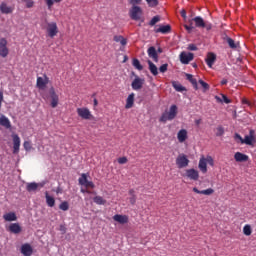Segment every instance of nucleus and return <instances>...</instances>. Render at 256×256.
I'll use <instances>...</instances> for the list:
<instances>
[{
    "label": "nucleus",
    "mask_w": 256,
    "mask_h": 256,
    "mask_svg": "<svg viewBox=\"0 0 256 256\" xmlns=\"http://www.w3.org/2000/svg\"><path fill=\"white\" fill-rule=\"evenodd\" d=\"M223 41H225L228 44L230 49H237V43L235 42V40H233V38L229 36H224Z\"/></svg>",
    "instance_id": "27"
},
{
    "label": "nucleus",
    "mask_w": 256,
    "mask_h": 256,
    "mask_svg": "<svg viewBox=\"0 0 256 256\" xmlns=\"http://www.w3.org/2000/svg\"><path fill=\"white\" fill-rule=\"evenodd\" d=\"M22 3H25L27 9H32L35 5L33 0H22Z\"/></svg>",
    "instance_id": "44"
},
{
    "label": "nucleus",
    "mask_w": 256,
    "mask_h": 256,
    "mask_svg": "<svg viewBox=\"0 0 256 256\" xmlns=\"http://www.w3.org/2000/svg\"><path fill=\"white\" fill-rule=\"evenodd\" d=\"M0 11H1V13H3L4 15H9V14L13 13L14 8L11 7V6H8L7 3L2 2V3L0 4Z\"/></svg>",
    "instance_id": "19"
},
{
    "label": "nucleus",
    "mask_w": 256,
    "mask_h": 256,
    "mask_svg": "<svg viewBox=\"0 0 256 256\" xmlns=\"http://www.w3.org/2000/svg\"><path fill=\"white\" fill-rule=\"evenodd\" d=\"M93 201L96 203V205H105V203H107V200L103 199L101 196L94 197Z\"/></svg>",
    "instance_id": "37"
},
{
    "label": "nucleus",
    "mask_w": 256,
    "mask_h": 256,
    "mask_svg": "<svg viewBox=\"0 0 256 256\" xmlns=\"http://www.w3.org/2000/svg\"><path fill=\"white\" fill-rule=\"evenodd\" d=\"M60 231L61 233L65 234L67 233V228L64 225H60Z\"/></svg>",
    "instance_id": "59"
},
{
    "label": "nucleus",
    "mask_w": 256,
    "mask_h": 256,
    "mask_svg": "<svg viewBox=\"0 0 256 256\" xmlns=\"http://www.w3.org/2000/svg\"><path fill=\"white\" fill-rule=\"evenodd\" d=\"M255 143H256L255 130H250L249 135H246L244 137V140H242V145H250L251 147H253Z\"/></svg>",
    "instance_id": "6"
},
{
    "label": "nucleus",
    "mask_w": 256,
    "mask_h": 256,
    "mask_svg": "<svg viewBox=\"0 0 256 256\" xmlns=\"http://www.w3.org/2000/svg\"><path fill=\"white\" fill-rule=\"evenodd\" d=\"M81 193H88V194H91V191H90V190L81 189Z\"/></svg>",
    "instance_id": "64"
},
{
    "label": "nucleus",
    "mask_w": 256,
    "mask_h": 256,
    "mask_svg": "<svg viewBox=\"0 0 256 256\" xmlns=\"http://www.w3.org/2000/svg\"><path fill=\"white\" fill-rule=\"evenodd\" d=\"M76 113L78 116H80L81 119H84L85 121H92L95 117L91 113V110L87 107L77 108Z\"/></svg>",
    "instance_id": "2"
},
{
    "label": "nucleus",
    "mask_w": 256,
    "mask_h": 256,
    "mask_svg": "<svg viewBox=\"0 0 256 256\" xmlns=\"http://www.w3.org/2000/svg\"><path fill=\"white\" fill-rule=\"evenodd\" d=\"M186 79L189 81L194 87L195 91L199 90V85L197 84V79L193 78L192 74H186Z\"/></svg>",
    "instance_id": "30"
},
{
    "label": "nucleus",
    "mask_w": 256,
    "mask_h": 256,
    "mask_svg": "<svg viewBox=\"0 0 256 256\" xmlns=\"http://www.w3.org/2000/svg\"><path fill=\"white\" fill-rule=\"evenodd\" d=\"M198 167H199L200 171H202L203 173H207V162H206L205 158H201L199 160Z\"/></svg>",
    "instance_id": "32"
},
{
    "label": "nucleus",
    "mask_w": 256,
    "mask_h": 256,
    "mask_svg": "<svg viewBox=\"0 0 256 256\" xmlns=\"http://www.w3.org/2000/svg\"><path fill=\"white\" fill-rule=\"evenodd\" d=\"M8 231H10V233H14V235H19V233L22 231V228L19 223H12L9 225Z\"/></svg>",
    "instance_id": "20"
},
{
    "label": "nucleus",
    "mask_w": 256,
    "mask_h": 256,
    "mask_svg": "<svg viewBox=\"0 0 256 256\" xmlns=\"http://www.w3.org/2000/svg\"><path fill=\"white\" fill-rule=\"evenodd\" d=\"M129 201L131 205H135V203H137V196L136 195L131 196Z\"/></svg>",
    "instance_id": "57"
},
{
    "label": "nucleus",
    "mask_w": 256,
    "mask_h": 256,
    "mask_svg": "<svg viewBox=\"0 0 256 256\" xmlns=\"http://www.w3.org/2000/svg\"><path fill=\"white\" fill-rule=\"evenodd\" d=\"M23 147H24L25 151H31V149H33V146H31V142H29V141H25L23 143Z\"/></svg>",
    "instance_id": "48"
},
{
    "label": "nucleus",
    "mask_w": 256,
    "mask_h": 256,
    "mask_svg": "<svg viewBox=\"0 0 256 256\" xmlns=\"http://www.w3.org/2000/svg\"><path fill=\"white\" fill-rule=\"evenodd\" d=\"M46 203L48 207H55V198L50 196L48 192H46Z\"/></svg>",
    "instance_id": "34"
},
{
    "label": "nucleus",
    "mask_w": 256,
    "mask_h": 256,
    "mask_svg": "<svg viewBox=\"0 0 256 256\" xmlns=\"http://www.w3.org/2000/svg\"><path fill=\"white\" fill-rule=\"evenodd\" d=\"M186 177H188V179H191L192 181H198L199 180V171L195 170V169H188L186 170Z\"/></svg>",
    "instance_id": "15"
},
{
    "label": "nucleus",
    "mask_w": 256,
    "mask_h": 256,
    "mask_svg": "<svg viewBox=\"0 0 256 256\" xmlns=\"http://www.w3.org/2000/svg\"><path fill=\"white\" fill-rule=\"evenodd\" d=\"M187 137H188L187 130H185V129H181L177 133V139H178L179 143H185V141H187Z\"/></svg>",
    "instance_id": "24"
},
{
    "label": "nucleus",
    "mask_w": 256,
    "mask_h": 256,
    "mask_svg": "<svg viewBox=\"0 0 256 256\" xmlns=\"http://www.w3.org/2000/svg\"><path fill=\"white\" fill-rule=\"evenodd\" d=\"M205 161H206V163H208V165H210L211 167H213V165H215V161L213 160V157H211V156H207V157L205 158Z\"/></svg>",
    "instance_id": "50"
},
{
    "label": "nucleus",
    "mask_w": 256,
    "mask_h": 256,
    "mask_svg": "<svg viewBox=\"0 0 256 256\" xmlns=\"http://www.w3.org/2000/svg\"><path fill=\"white\" fill-rule=\"evenodd\" d=\"M129 195H130L131 197H133V195H135V190L130 189V190H129Z\"/></svg>",
    "instance_id": "62"
},
{
    "label": "nucleus",
    "mask_w": 256,
    "mask_h": 256,
    "mask_svg": "<svg viewBox=\"0 0 256 256\" xmlns=\"http://www.w3.org/2000/svg\"><path fill=\"white\" fill-rule=\"evenodd\" d=\"M26 189L29 193H31V191H37V189H39V184L35 182L28 183Z\"/></svg>",
    "instance_id": "33"
},
{
    "label": "nucleus",
    "mask_w": 256,
    "mask_h": 256,
    "mask_svg": "<svg viewBox=\"0 0 256 256\" xmlns=\"http://www.w3.org/2000/svg\"><path fill=\"white\" fill-rule=\"evenodd\" d=\"M79 185H85L87 183V174L83 173L79 178Z\"/></svg>",
    "instance_id": "45"
},
{
    "label": "nucleus",
    "mask_w": 256,
    "mask_h": 256,
    "mask_svg": "<svg viewBox=\"0 0 256 256\" xmlns=\"http://www.w3.org/2000/svg\"><path fill=\"white\" fill-rule=\"evenodd\" d=\"M134 103H135V93H131L126 100L125 109H131Z\"/></svg>",
    "instance_id": "26"
},
{
    "label": "nucleus",
    "mask_w": 256,
    "mask_h": 256,
    "mask_svg": "<svg viewBox=\"0 0 256 256\" xmlns=\"http://www.w3.org/2000/svg\"><path fill=\"white\" fill-rule=\"evenodd\" d=\"M172 86L175 89V91H178L179 93H183V91H187V89L180 83L173 82Z\"/></svg>",
    "instance_id": "35"
},
{
    "label": "nucleus",
    "mask_w": 256,
    "mask_h": 256,
    "mask_svg": "<svg viewBox=\"0 0 256 256\" xmlns=\"http://www.w3.org/2000/svg\"><path fill=\"white\" fill-rule=\"evenodd\" d=\"M21 253L24 256H31V255H33V247H31V245L27 244V243L23 244L21 246Z\"/></svg>",
    "instance_id": "17"
},
{
    "label": "nucleus",
    "mask_w": 256,
    "mask_h": 256,
    "mask_svg": "<svg viewBox=\"0 0 256 256\" xmlns=\"http://www.w3.org/2000/svg\"><path fill=\"white\" fill-rule=\"evenodd\" d=\"M146 2L149 5V7H157V5H159L158 0H146Z\"/></svg>",
    "instance_id": "46"
},
{
    "label": "nucleus",
    "mask_w": 256,
    "mask_h": 256,
    "mask_svg": "<svg viewBox=\"0 0 256 256\" xmlns=\"http://www.w3.org/2000/svg\"><path fill=\"white\" fill-rule=\"evenodd\" d=\"M234 139L235 141H240V143L243 144L244 139L238 133L234 135Z\"/></svg>",
    "instance_id": "55"
},
{
    "label": "nucleus",
    "mask_w": 256,
    "mask_h": 256,
    "mask_svg": "<svg viewBox=\"0 0 256 256\" xmlns=\"http://www.w3.org/2000/svg\"><path fill=\"white\" fill-rule=\"evenodd\" d=\"M223 133H225V130L223 129V127H218L217 128V133H216V135H217V137H221V135H223Z\"/></svg>",
    "instance_id": "53"
},
{
    "label": "nucleus",
    "mask_w": 256,
    "mask_h": 256,
    "mask_svg": "<svg viewBox=\"0 0 256 256\" xmlns=\"http://www.w3.org/2000/svg\"><path fill=\"white\" fill-rule=\"evenodd\" d=\"M159 21H161V16L159 15L154 16L149 22L150 27H155V25H157Z\"/></svg>",
    "instance_id": "38"
},
{
    "label": "nucleus",
    "mask_w": 256,
    "mask_h": 256,
    "mask_svg": "<svg viewBox=\"0 0 256 256\" xmlns=\"http://www.w3.org/2000/svg\"><path fill=\"white\" fill-rule=\"evenodd\" d=\"M177 113H179L177 105L173 104L170 106L169 111H165L159 121L160 123H167V121H173V119H175V117H177Z\"/></svg>",
    "instance_id": "1"
},
{
    "label": "nucleus",
    "mask_w": 256,
    "mask_h": 256,
    "mask_svg": "<svg viewBox=\"0 0 256 256\" xmlns=\"http://www.w3.org/2000/svg\"><path fill=\"white\" fill-rule=\"evenodd\" d=\"M143 0H128V3L132 5V7H137V5H141Z\"/></svg>",
    "instance_id": "47"
},
{
    "label": "nucleus",
    "mask_w": 256,
    "mask_h": 256,
    "mask_svg": "<svg viewBox=\"0 0 256 256\" xmlns=\"http://www.w3.org/2000/svg\"><path fill=\"white\" fill-rule=\"evenodd\" d=\"M3 219L4 221H17V214H15V212H9L3 215Z\"/></svg>",
    "instance_id": "29"
},
{
    "label": "nucleus",
    "mask_w": 256,
    "mask_h": 256,
    "mask_svg": "<svg viewBox=\"0 0 256 256\" xmlns=\"http://www.w3.org/2000/svg\"><path fill=\"white\" fill-rule=\"evenodd\" d=\"M190 20L192 21V23H195V27H198L199 29H202V27H205V20H203L200 16H197Z\"/></svg>",
    "instance_id": "25"
},
{
    "label": "nucleus",
    "mask_w": 256,
    "mask_h": 256,
    "mask_svg": "<svg viewBox=\"0 0 256 256\" xmlns=\"http://www.w3.org/2000/svg\"><path fill=\"white\" fill-rule=\"evenodd\" d=\"M59 209H61V211H69V202L64 201L59 205Z\"/></svg>",
    "instance_id": "43"
},
{
    "label": "nucleus",
    "mask_w": 256,
    "mask_h": 256,
    "mask_svg": "<svg viewBox=\"0 0 256 256\" xmlns=\"http://www.w3.org/2000/svg\"><path fill=\"white\" fill-rule=\"evenodd\" d=\"M147 53H148V57H150V59H153L155 63L159 62V54L157 53V49H155L154 46L149 47L147 50Z\"/></svg>",
    "instance_id": "14"
},
{
    "label": "nucleus",
    "mask_w": 256,
    "mask_h": 256,
    "mask_svg": "<svg viewBox=\"0 0 256 256\" xmlns=\"http://www.w3.org/2000/svg\"><path fill=\"white\" fill-rule=\"evenodd\" d=\"M215 61H217V55H215V53L210 52L207 55L206 58V64L208 65V67L211 69V67H213Z\"/></svg>",
    "instance_id": "21"
},
{
    "label": "nucleus",
    "mask_w": 256,
    "mask_h": 256,
    "mask_svg": "<svg viewBox=\"0 0 256 256\" xmlns=\"http://www.w3.org/2000/svg\"><path fill=\"white\" fill-rule=\"evenodd\" d=\"M12 141H13V154L17 155L21 147V138L17 134H12Z\"/></svg>",
    "instance_id": "9"
},
{
    "label": "nucleus",
    "mask_w": 256,
    "mask_h": 256,
    "mask_svg": "<svg viewBox=\"0 0 256 256\" xmlns=\"http://www.w3.org/2000/svg\"><path fill=\"white\" fill-rule=\"evenodd\" d=\"M169 67V64H163L159 67L160 73H167V69Z\"/></svg>",
    "instance_id": "51"
},
{
    "label": "nucleus",
    "mask_w": 256,
    "mask_h": 256,
    "mask_svg": "<svg viewBox=\"0 0 256 256\" xmlns=\"http://www.w3.org/2000/svg\"><path fill=\"white\" fill-rule=\"evenodd\" d=\"M181 17H183L185 19V17H187V12L185 10H182L181 12Z\"/></svg>",
    "instance_id": "61"
},
{
    "label": "nucleus",
    "mask_w": 256,
    "mask_h": 256,
    "mask_svg": "<svg viewBox=\"0 0 256 256\" xmlns=\"http://www.w3.org/2000/svg\"><path fill=\"white\" fill-rule=\"evenodd\" d=\"M127 157H120L118 158V163L119 165H125V163H127Z\"/></svg>",
    "instance_id": "54"
},
{
    "label": "nucleus",
    "mask_w": 256,
    "mask_h": 256,
    "mask_svg": "<svg viewBox=\"0 0 256 256\" xmlns=\"http://www.w3.org/2000/svg\"><path fill=\"white\" fill-rule=\"evenodd\" d=\"M49 95L51 98V107L55 109L59 105V95L55 92V88H50Z\"/></svg>",
    "instance_id": "10"
},
{
    "label": "nucleus",
    "mask_w": 256,
    "mask_h": 256,
    "mask_svg": "<svg viewBox=\"0 0 256 256\" xmlns=\"http://www.w3.org/2000/svg\"><path fill=\"white\" fill-rule=\"evenodd\" d=\"M84 187H86V189H95V184L93 183V181H86V183L84 184Z\"/></svg>",
    "instance_id": "49"
},
{
    "label": "nucleus",
    "mask_w": 256,
    "mask_h": 256,
    "mask_svg": "<svg viewBox=\"0 0 256 256\" xmlns=\"http://www.w3.org/2000/svg\"><path fill=\"white\" fill-rule=\"evenodd\" d=\"M220 83H221V85H227L228 81H227V79H223Z\"/></svg>",
    "instance_id": "63"
},
{
    "label": "nucleus",
    "mask_w": 256,
    "mask_h": 256,
    "mask_svg": "<svg viewBox=\"0 0 256 256\" xmlns=\"http://www.w3.org/2000/svg\"><path fill=\"white\" fill-rule=\"evenodd\" d=\"M2 103H3V91L0 90V109H1Z\"/></svg>",
    "instance_id": "60"
},
{
    "label": "nucleus",
    "mask_w": 256,
    "mask_h": 256,
    "mask_svg": "<svg viewBox=\"0 0 256 256\" xmlns=\"http://www.w3.org/2000/svg\"><path fill=\"white\" fill-rule=\"evenodd\" d=\"M133 67H135V69H137L138 71H143V65H141V62L139 61V59L134 58L133 62H132Z\"/></svg>",
    "instance_id": "36"
},
{
    "label": "nucleus",
    "mask_w": 256,
    "mask_h": 256,
    "mask_svg": "<svg viewBox=\"0 0 256 256\" xmlns=\"http://www.w3.org/2000/svg\"><path fill=\"white\" fill-rule=\"evenodd\" d=\"M46 33L48 37H50V39L57 37V34L59 33V27H57V22L47 23Z\"/></svg>",
    "instance_id": "4"
},
{
    "label": "nucleus",
    "mask_w": 256,
    "mask_h": 256,
    "mask_svg": "<svg viewBox=\"0 0 256 256\" xmlns=\"http://www.w3.org/2000/svg\"><path fill=\"white\" fill-rule=\"evenodd\" d=\"M184 29H186V31H188V33H191V31L193 29H195V26H193V21L191 19L189 20L188 25L187 24L184 25Z\"/></svg>",
    "instance_id": "42"
},
{
    "label": "nucleus",
    "mask_w": 256,
    "mask_h": 256,
    "mask_svg": "<svg viewBox=\"0 0 256 256\" xmlns=\"http://www.w3.org/2000/svg\"><path fill=\"white\" fill-rule=\"evenodd\" d=\"M48 84H49V78L47 77V75H44V78L43 77L37 78L36 85L38 89H45V87H47Z\"/></svg>",
    "instance_id": "12"
},
{
    "label": "nucleus",
    "mask_w": 256,
    "mask_h": 256,
    "mask_svg": "<svg viewBox=\"0 0 256 256\" xmlns=\"http://www.w3.org/2000/svg\"><path fill=\"white\" fill-rule=\"evenodd\" d=\"M0 125L1 127H4L5 129H11V120L7 118L5 115L0 116Z\"/></svg>",
    "instance_id": "22"
},
{
    "label": "nucleus",
    "mask_w": 256,
    "mask_h": 256,
    "mask_svg": "<svg viewBox=\"0 0 256 256\" xmlns=\"http://www.w3.org/2000/svg\"><path fill=\"white\" fill-rule=\"evenodd\" d=\"M143 16V9L139 6L131 7L129 10V17L132 21H140Z\"/></svg>",
    "instance_id": "3"
},
{
    "label": "nucleus",
    "mask_w": 256,
    "mask_h": 256,
    "mask_svg": "<svg viewBox=\"0 0 256 256\" xmlns=\"http://www.w3.org/2000/svg\"><path fill=\"white\" fill-rule=\"evenodd\" d=\"M9 55V48L7 47V39L1 38L0 39V57H7Z\"/></svg>",
    "instance_id": "8"
},
{
    "label": "nucleus",
    "mask_w": 256,
    "mask_h": 256,
    "mask_svg": "<svg viewBox=\"0 0 256 256\" xmlns=\"http://www.w3.org/2000/svg\"><path fill=\"white\" fill-rule=\"evenodd\" d=\"M176 165L178 169H185V167L189 166V158H187V155L180 154L176 158Z\"/></svg>",
    "instance_id": "5"
},
{
    "label": "nucleus",
    "mask_w": 256,
    "mask_h": 256,
    "mask_svg": "<svg viewBox=\"0 0 256 256\" xmlns=\"http://www.w3.org/2000/svg\"><path fill=\"white\" fill-rule=\"evenodd\" d=\"M243 233H244V235H246V237H249L251 235V233H253V230L251 229V225L246 224L243 227Z\"/></svg>",
    "instance_id": "39"
},
{
    "label": "nucleus",
    "mask_w": 256,
    "mask_h": 256,
    "mask_svg": "<svg viewBox=\"0 0 256 256\" xmlns=\"http://www.w3.org/2000/svg\"><path fill=\"white\" fill-rule=\"evenodd\" d=\"M188 50L189 51H197V46L195 44H189L188 45Z\"/></svg>",
    "instance_id": "58"
},
{
    "label": "nucleus",
    "mask_w": 256,
    "mask_h": 256,
    "mask_svg": "<svg viewBox=\"0 0 256 256\" xmlns=\"http://www.w3.org/2000/svg\"><path fill=\"white\" fill-rule=\"evenodd\" d=\"M148 65L150 73H152L154 77H157V75H159V69L157 66L151 60H148Z\"/></svg>",
    "instance_id": "28"
},
{
    "label": "nucleus",
    "mask_w": 256,
    "mask_h": 256,
    "mask_svg": "<svg viewBox=\"0 0 256 256\" xmlns=\"http://www.w3.org/2000/svg\"><path fill=\"white\" fill-rule=\"evenodd\" d=\"M113 39L116 43H120L122 47H125V45H127V39L121 35H115Z\"/></svg>",
    "instance_id": "31"
},
{
    "label": "nucleus",
    "mask_w": 256,
    "mask_h": 256,
    "mask_svg": "<svg viewBox=\"0 0 256 256\" xmlns=\"http://www.w3.org/2000/svg\"><path fill=\"white\" fill-rule=\"evenodd\" d=\"M113 220L116 221V223H120V225H125V224L129 223V216L121 215V214H115L113 216Z\"/></svg>",
    "instance_id": "13"
},
{
    "label": "nucleus",
    "mask_w": 256,
    "mask_h": 256,
    "mask_svg": "<svg viewBox=\"0 0 256 256\" xmlns=\"http://www.w3.org/2000/svg\"><path fill=\"white\" fill-rule=\"evenodd\" d=\"M234 159L237 163H245V162L249 161V156L246 154H243L241 152H236L234 154Z\"/></svg>",
    "instance_id": "16"
},
{
    "label": "nucleus",
    "mask_w": 256,
    "mask_h": 256,
    "mask_svg": "<svg viewBox=\"0 0 256 256\" xmlns=\"http://www.w3.org/2000/svg\"><path fill=\"white\" fill-rule=\"evenodd\" d=\"M198 83L201 85L202 89H203V93H207V91H209L210 86L209 84H207V82L203 81L202 79H200L198 81Z\"/></svg>",
    "instance_id": "40"
},
{
    "label": "nucleus",
    "mask_w": 256,
    "mask_h": 256,
    "mask_svg": "<svg viewBox=\"0 0 256 256\" xmlns=\"http://www.w3.org/2000/svg\"><path fill=\"white\" fill-rule=\"evenodd\" d=\"M194 193H197L198 195H213L215 193V190L213 188H208L206 190H199L197 187H194L192 189Z\"/></svg>",
    "instance_id": "23"
},
{
    "label": "nucleus",
    "mask_w": 256,
    "mask_h": 256,
    "mask_svg": "<svg viewBox=\"0 0 256 256\" xmlns=\"http://www.w3.org/2000/svg\"><path fill=\"white\" fill-rule=\"evenodd\" d=\"M54 4H55V0H46V5L48 9H51V7H53Z\"/></svg>",
    "instance_id": "56"
},
{
    "label": "nucleus",
    "mask_w": 256,
    "mask_h": 256,
    "mask_svg": "<svg viewBox=\"0 0 256 256\" xmlns=\"http://www.w3.org/2000/svg\"><path fill=\"white\" fill-rule=\"evenodd\" d=\"M145 83V80L139 77H136L133 81H132V89L134 91H139V89H143V84Z\"/></svg>",
    "instance_id": "11"
},
{
    "label": "nucleus",
    "mask_w": 256,
    "mask_h": 256,
    "mask_svg": "<svg viewBox=\"0 0 256 256\" xmlns=\"http://www.w3.org/2000/svg\"><path fill=\"white\" fill-rule=\"evenodd\" d=\"M155 33H162V35H168V33H171V25H160L159 28L154 30Z\"/></svg>",
    "instance_id": "18"
},
{
    "label": "nucleus",
    "mask_w": 256,
    "mask_h": 256,
    "mask_svg": "<svg viewBox=\"0 0 256 256\" xmlns=\"http://www.w3.org/2000/svg\"><path fill=\"white\" fill-rule=\"evenodd\" d=\"M216 99L220 103H226V104L231 103V100L227 96H225V95H222V100H221V98L219 96H216Z\"/></svg>",
    "instance_id": "41"
},
{
    "label": "nucleus",
    "mask_w": 256,
    "mask_h": 256,
    "mask_svg": "<svg viewBox=\"0 0 256 256\" xmlns=\"http://www.w3.org/2000/svg\"><path fill=\"white\" fill-rule=\"evenodd\" d=\"M202 29H206L207 31H211L213 29V25L211 23L204 22V27Z\"/></svg>",
    "instance_id": "52"
},
{
    "label": "nucleus",
    "mask_w": 256,
    "mask_h": 256,
    "mask_svg": "<svg viewBox=\"0 0 256 256\" xmlns=\"http://www.w3.org/2000/svg\"><path fill=\"white\" fill-rule=\"evenodd\" d=\"M195 55L191 52H181L180 54V61L183 65H189L191 61H193Z\"/></svg>",
    "instance_id": "7"
}]
</instances>
